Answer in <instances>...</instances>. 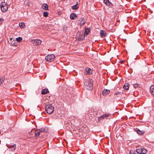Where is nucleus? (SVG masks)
<instances>
[{"label":"nucleus","mask_w":154,"mask_h":154,"mask_svg":"<svg viewBox=\"0 0 154 154\" xmlns=\"http://www.w3.org/2000/svg\"><path fill=\"white\" fill-rule=\"evenodd\" d=\"M48 132V129L46 128H42L36 130L35 131V135L36 138L39 140H44L46 138L44 133H46Z\"/></svg>","instance_id":"f257e3e1"},{"label":"nucleus","mask_w":154,"mask_h":154,"mask_svg":"<svg viewBox=\"0 0 154 154\" xmlns=\"http://www.w3.org/2000/svg\"><path fill=\"white\" fill-rule=\"evenodd\" d=\"M84 85L86 88L89 90H92L93 88V81L89 79L85 80Z\"/></svg>","instance_id":"f03ea898"},{"label":"nucleus","mask_w":154,"mask_h":154,"mask_svg":"<svg viewBox=\"0 0 154 154\" xmlns=\"http://www.w3.org/2000/svg\"><path fill=\"white\" fill-rule=\"evenodd\" d=\"M45 111L49 114H51L54 111V108L51 104L46 105L45 107Z\"/></svg>","instance_id":"7ed1b4c3"},{"label":"nucleus","mask_w":154,"mask_h":154,"mask_svg":"<svg viewBox=\"0 0 154 154\" xmlns=\"http://www.w3.org/2000/svg\"><path fill=\"white\" fill-rule=\"evenodd\" d=\"M0 8L3 12H6L8 10V6L6 3L5 2H2L0 5Z\"/></svg>","instance_id":"20e7f679"},{"label":"nucleus","mask_w":154,"mask_h":154,"mask_svg":"<svg viewBox=\"0 0 154 154\" xmlns=\"http://www.w3.org/2000/svg\"><path fill=\"white\" fill-rule=\"evenodd\" d=\"M55 58V55L53 54H49L45 57V60L49 62L54 61Z\"/></svg>","instance_id":"39448f33"},{"label":"nucleus","mask_w":154,"mask_h":154,"mask_svg":"<svg viewBox=\"0 0 154 154\" xmlns=\"http://www.w3.org/2000/svg\"><path fill=\"white\" fill-rule=\"evenodd\" d=\"M136 151L137 153L139 154H146L147 152L146 149L142 148H140L137 149Z\"/></svg>","instance_id":"423d86ee"},{"label":"nucleus","mask_w":154,"mask_h":154,"mask_svg":"<svg viewBox=\"0 0 154 154\" xmlns=\"http://www.w3.org/2000/svg\"><path fill=\"white\" fill-rule=\"evenodd\" d=\"M34 46L38 45H41L42 41L39 39H35L32 40Z\"/></svg>","instance_id":"0eeeda50"},{"label":"nucleus","mask_w":154,"mask_h":154,"mask_svg":"<svg viewBox=\"0 0 154 154\" xmlns=\"http://www.w3.org/2000/svg\"><path fill=\"white\" fill-rule=\"evenodd\" d=\"M80 135L82 136V137L86 139H87L89 137L88 133H87L86 131H84V130H83V132L80 133Z\"/></svg>","instance_id":"6e6552de"},{"label":"nucleus","mask_w":154,"mask_h":154,"mask_svg":"<svg viewBox=\"0 0 154 154\" xmlns=\"http://www.w3.org/2000/svg\"><path fill=\"white\" fill-rule=\"evenodd\" d=\"M6 146L9 148H13V149H11L12 151L14 150L16 148V144H12L11 145L7 144Z\"/></svg>","instance_id":"1a4fd4ad"},{"label":"nucleus","mask_w":154,"mask_h":154,"mask_svg":"<svg viewBox=\"0 0 154 154\" xmlns=\"http://www.w3.org/2000/svg\"><path fill=\"white\" fill-rule=\"evenodd\" d=\"M80 21V25L81 26H83L86 22L85 20L83 18H81L79 20Z\"/></svg>","instance_id":"9d476101"},{"label":"nucleus","mask_w":154,"mask_h":154,"mask_svg":"<svg viewBox=\"0 0 154 154\" xmlns=\"http://www.w3.org/2000/svg\"><path fill=\"white\" fill-rule=\"evenodd\" d=\"M100 36H101V37H105L106 35V33L105 31H104L103 30H101L100 31Z\"/></svg>","instance_id":"9b49d317"},{"label":"nucleus","mask_w":154,"mask_h":154,"mask_svg":"<svg viewBox=\"0 0 154 154\" xmlns=\"http://www.w3.org/2000/svg\"><path fill=\"white\" fill-rule=\"evenodd\" d=\"M77 17V16L75 13H72L70 15V17L72 20L75 19Z\"/></svg>","instance_id":"f8f14e48"},{"label":"nucleus","mask_w":154,"mask_h":154,"mask_svg":"<svg viewBox=\"0 0 154 154\" xmlns=\"http://www.w3.org/2000/svg\"><path fill=\"white\" fill-rule=\"evenodd\" d=\"M110 92V91L108 90L104 89L102 92L103 95H106Z\"/></svg>","instance_id":"ddd939ff"},{"label":"nucleus","mask_w":154,"mask_h":154,"mask_svg":"<svg viewBox=\"0 0 154 154\" xmlns=\"http://www.w3.org/2000/svg\"><path fill=\"white\" fill-rule=\"evenodd\" d=\"M150 91L151 93L154 95V85H151L150 88Z\"/></svg>","instance_id":"4468645a"},{"label":"nucleus","mask_w":154,"mask_h":154,"mask_svg":"<svg viewBox=\"0 0 154 154\" xmlns=\"http://www.w3.org/2000/svg\"><path fill=\"white\" fill-rule=\"evenodd\" d=\"M109 116V114H104V115H102V116H100V117H99L98 119L99 120H100V118H102L103 119H104L107 118V117H108Z\"/></svg>","instance_id":"2eb2a0df"},{"label":"nucleus","mask_w":154,"mask_h":154,"mask_svg":"<svg viewBox=\"0 0 154 154\" xmlns=\"http://www.w3.org/2000/svg\"><path fill=\"white\" fill-rule=\"evenodd\" d=\"M42 8L45 10H48V5L46 4H43L42 5Z\"/></svg>","instance_id":"dca6fc26"},{"label":"nucleus","mask_w":154,"mask_h":154,"mask_svg":"<svg viewBox=\"0 0 154 154\" xmlns=\"http://www.w3.org/2000/svg\"><path fill=\"white\" fill-rule=\"evenodd\" d=\"M90 29L89 28H87L84 33L85 35H87L89 34V32H90Z\"/></svg>","instance_id":"f3484780"},{"label":"nucleus","mask_w":154,"mask_h":154,"mask_svg":"<svg viewBox=\"0 0 154 154\" xmlns=\"http://www.w3.org/2000/svg\"><path fill=\"white\" fill-rule=\"evenodd\" d=\"M49 92V91L48 89H43L42 91V94L43 95Z\"/></svg>","instance_id":"a211bd4d"},{"label":"nucleus","mask_w":154,"mask_h":154,"mask_svg":"<svg viewBox=\"0 0 154 154\" xmlns=\"http://www.w3.org/2000/svg\"><path fill=\"white\" fill-rule=\"evenodd\" d=\"M78 3L77 2L76 5H74L72 7V8L74 10L77 9L79 8V7L78 6Z\"/></svg>","instance_id":"6ab92c4d"},{"label":"nucleus","mask_w":154,"mask_h":154,"mask_svg":"<svg viewBox=\"0 0 154 154\" xmlns=\"http://www.w3.org/2000/svg\"><path fill=\"white\" fill-rule=\"evenodd\" d=\"M104 2L107 6H110L111 4V2H109V0H104Z\"/></svg>","instance_id":"aec40b11"},{"label":"nucleus","mask_w":154,"mask_h":154,"mask_svg":"<svg viewBox=\"0 0 154 154\" xmlns=\"http://www.w3.org/2000/svg\"><path fill=\"white\" fill-rule=\"evenodd\" d=\"M19 26L21 28H24L25 27V24L23 22L20 23Z\"/></svg>","instance_id":"412c9836"},{"label":"nucleus","mask_w":154,"mask_h":154,"mask_svg":"<svg viewBox=\"0 0 154 154\" xmlns=\"http://www.w3.org/2000/svg\"><path fill=\"white\" fill-rule=\"evenodd\" d=\"M129 85V84L128 83L125 84L124 85V86H123V88H124V89L126 90H128L129 88V87H128Z\"/></svg>","instance_id":"4be33fe9"},{"label":"nucleus","mask_w":154,"mask_h":154,"mask_svg":"<svg viewBox=\"0 0 154 154\" xmlns=\"http://www.w3.org/2000/svg\"><path fill=\"white\" fill-rule=\"evenodd\" d=\"M86 71L88 74H91L92 72V70L89 68H86Z\"/></svg>","instance_id":"5701e85b"},{"label":"nucleus","mask_w":154,"mask_h":154,"mask_svg":"<svg viewBox=\"0 0 154 154\" xmlns=\"http://www.w3.org/2000/svg\"><path fill=\"white\" fill-rule=\"evenodd\" d=\"M137 132L138 133V134L140 135H143L144 134V132L142 131H141L140 130H138L137 131Z\"/></svg>","instance_id":"b1692460"},{"label":"nucleus","mask_w":154,"mask_h":154,"mask_svg":"<svg viewBox=\"0 0 154 154\" xmlns=\"http://www.w3.org/2000/svg\"><path fill=\"white\" fill-rule=\"evenodd\" d=\"M15 41H14L11 42V45L13 46H17V44L16 43H15Z\"/></svg>","instance_id":"393cba45"},{"label":"nucleus","mask_w":154,"mask_h":154,"mask_svg":"<svg viewBox=\"0 0 154 154\" xmlns=\"http://www.w3.org/2000/svg\"><path fill=\"white\" fill-rule=\"evenodd\" d=\"M48 15V13L47 11H45L44 12L43 16L45 17H47Z\"/></svg>","instance_id":"a878e982"},{"label":"nucleus","mask_w":154,"mask_h":154,"mask_svg":"<svg viewBox=\"0 0 154 154\" xmlns=\"http://www.w3.org/2000/svg\"><path fill=\"white\" fill-rule=\"evenodd\" d=\"M22 40V38L21 37H19L16 38V40L18 42H20Z\"/></svg>","instance_id":"bb28decb"},{"label":"nucleus","mask_w":154,"mask_h":154,"mask_svg":"<svg viewBox=\"0 0 154 154\" xmlns=\"http://www.w3.org/2000/svg\"><path fill=\"white\" fill-rule=\"evenodd\" d=\"M4 80V79L2 78V79H0V85L2 83Z\"/></svg>","instance_id":"cd10ccee"},{"label":"nucleus","mask_w":154,"mask_h":154,"mask_svg":"<svg viewBox=\"0 0 154 154\" xmlns=\"http://www.w3.org/2000/svg\"><path fill=\"white\" fill-rule=\"evenodd\" d=\"M133 86H134V87L135 88H137L138 87V84H134L133 85Z\"/></svg>","instance_id":"c85d7f7f"},{"label":"nucleus","mask_w":154,"mask_h":154,"mask_svg":"<svg viewBox=\"0 0 154 154\" xmlns=\"http://www.w3.org/2000/svg\"><path fill=\"white\" fill-rule=\"evenodd\" d=\"M4 19L2 18H0V25L2 23Z\"/></svg>","instance_id":"c756f323"},{"label":"nucleus","mask_w":154,"mask_h":154,"mask_svg":"<svg viewBox=\"0 0 154 154\" xmlns=\"http://www.w3.org/2000/svg\"><path fill=\"white\" fill-rule=\"evenodd\" d=\"M129 154H136L134 151H131Z\"/></svg>","instance_id":"7c9ffc66"},{"label":"nucleus","mask_w":154,"mask_h":154,"mask_svg":"<svg viewBox=\"0 0 154 154\" xmlns=\"http://www.w3.org/2000/svg\"><path fill=\"white\" fill-rule=\"evenodd\" d=\"M121 92H117L115 94V95H118L119 94H121Z\"/></svg>","instance_id":"2f4dec72"},{"label":"nucleus","mask_w":154,"mask_h":154,"mask_svg":"<svg viewBox=\"0 0 154 154\" xmlns=\"http://www.w3.org/2000/svg\"><path fill=\"white\" fill-rule=\"evenodd\" d=\"M27 5H28V6L29 7L30 6V2H27Z\"/></svg>","instance_id":"473e14b6"},{"label":"nucleus","mask_w":154,"mask_h":154,"mask_svg":"<svg viewBox=\"0 0 154 154\" xmlns=\"http://www.w3.org/2000/svg\"><path fill=\"white\" fill-rule=\"evenodd\" d=\"M123 62V60H120V63H122Z\"/></svg>","instance_id":"72a5a7b5"}]
</instances>
